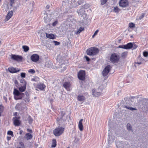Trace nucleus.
Here are the masks:
<instances>
[{
  "mask_svg": "<svg viewBox=\"0 0 148 148\" xmlns=\"http://www.w3.org/2000/svg\"><path fill=\"white\" fill-rule=\"evenodd\" d=\"M20 92L17 89H14L13 92V94L14 96V98L15 99L16 97L18 96Z\"/></svg>",
  "mask_w": 148,
  "mask_h": 148,
  "instance_id": "obj_26",
  "label": "nucleus"
},
{
  "mask_svg": "<svg viewBox=\"0 0 148 148\" xmlns=\"http://www.w3.org/2000/svg\"><path fill=\"white\" fill-rule=\"evenodd\" d=\"M64 128L61 127L56 128L53 131V134L56 136H58L61 135L64 131Z\"/></svg>",
  "mask_w": 148,
  "mask_h": 148,
  "instance_id": "obj_4",
  "label": "nucleus"
},
{
  "mask_svg": "<svg viewBox=\"0 0 148 148\" xmlns=\"http://www.w3.org/2000/svg\"><path fill=\"white\" fill-rule=\"evenodd\" d=\"M120 57V56L116 53H113L110 57V61L113 63H118Z\"/></svg>",
  "mask_w": 148,
  "mask_h": 148,
  "instance_id": "obj_3",
  "label": "nucleus"
},
{
  "mask_svg": "<svg viewBox=\"0 0 148 148\" xmlns=\"http://www.w3.org/2000/svg\"><path fill=\"white\" fill-rule=\"evenodd\" d=\"M20 82L22 83H24V85L25 83L26 85V82L23 79H21L20 80Z\"/></svg>",
  "mask_w": 148,
  "mask_h": 148,
  "instance_id": "obj_49",
  "label": "nucleus"
},
{
  "mask_svg": "<svg viewBox=\"0 0 148 148\" xmlns=\"http://www.w3.org/2000/svg\"><path fill=\"white\" fill-rule=\"evenodd\" d=\"M24 95H25V96L29 97V94L27 92H25Z\"/></svg>",
  "mask_w": 148,
  "mask_h": 148,
  "instance_id": "obj_58",
  "label": "nucleus"
},
{
  "mask_svg": "<svg viewBox=\"0 0 148 148\" xmlns=\"http://www.w3.org/2000/svg\"><path fill=\"white\" fill-rule=\"evenodd\" d=\"M83 2V0H72L71 5L73 8H75L81 4Z\"/></svg>",
  "mask_w": 148,
  "mask_h": 148,
  "instance_id": "obj_6",
  "label": "nucleus"
},
{
  "mask_svg": "<svg viewBox=\"0 0 148 148\" xmlns=\"http://www.w3.org/2000/svg\"><path fill=\"white\" fill-rule=\"evenodd\" d=\"M127 53L126 52H123L121 55V57L123 58H125L127 56Z\"/></svg>",
  "mask_w": 148,
  "mask_h": 148,
  "instance_id": "obj_34",
  "label": "nucleus"
},
{
  "mask_svg": "<svg viewBox=\"0 0 148 148\" xmlns=\"http://www.w3.org/2000/svg\"><path fill=\"white\" fill-rule=\"evenodd\" d=\"M30 58L33 62H36L39 60V56L38 55L34 54L31 56Z\"/></svg>",
  "mask_w": 148,
  "mask_h": 148,
  "instance_id": "obj_12",
  "label": "nucleus"
},
{
  "mask_svg": "<svg viewBox=\"0 0 148 148\" xmlns=\"http://www.w3.org/2000/svg\"><path fill=\"white\" fill-rule=\"evenodd\" d=\"M23 97H24V100L26 102H29L30 101L29 97L25 96Z\"/></svg>",
  "mask_w": 148,
  "mask_h": 148,
  "instance_id": "obj_35",
  "label": "nucleus"
},
{
  "mask_svg": "<svg viewBox=\"0 0 148 148\" xmlns=\"http://www.w3.org/2000/svg\"><path fill=\"white\" fill-rule=\"evenodd\" d=\"M132 48H133V49H136L138 47V46L135 44L134 43H132Z\"/></svg>",
  "mask_w": 148,
  "mask_h": 148,
  "instance_id": "obj_44",
  "label": "nucleus"
},
{
  "mask_svg": "<svg viewBox=\"0 0 148 148\" xmlns=\"http://www.w3.org/2000/svg\"><path fill=\"white\" fill-rule=\"evenodd\" d=\"M27 130L29 132L32 133V131L31 130H29V129H27Z\"/></svg>",
  "mask_w": 148,
  "mask_h": 148,
  "instance_id": "obj_62",
  "label": "nucleus"
},
{
  "mask_svg": "<svg viewBox=\"0 0 148 148\" xmlns=\"http://www.w3.org/2000/svg\"><path fill=\"white\" fill-rule=\"evenodd\" d=\"M77 99L79 101H83L85 100V98L83 95H79L77 97Z\"/></svg>",
  "mask_w": 148,
  "mask_h": 148,
  "instance_id": "obj_24",
  "label": "nucleus"
},
{
  "mask_svg": "<svg viewBox=\"0 0 148 148\" xmlns=\"http://www.w3.org/2000/svg\"><path fill=\"white\" fill-rule=\"evenodd\" d=\"M114 140V136L112 135L111 133H109L108 134V143L110 144L111 143L113 142Z\"/></svg>",
  "mask_w": 148,
  "mask_h": 148,
  "instance_id": "obj_15",
  "label": "nucleus"
},
{
  "mask_svg": "<svg viewBox=\"0 0 148 148\" xmlns=\"http://www.w3.org/2000/svg\"><path fill=\"white\" fill-rule=\"evenodd\" d=\"M142 103V105L145 108L148 112V99H143L142 101L141 102Z\"/></svg>",
  "mask_w": 148,
  "mask_h": 148,
  "instance_id": "obj_11",
  "label": "nucleus"
},
{
  "mask_svg": "<svg viewBox=\"0 0 148 148\" xmlns=\"http://www.w3.org/2000/svg\"><path fill=\"white\" fill-rule=\"evenodd\" d=\"M45 87V86L43 84H40L37 86V88L41 90H43Z\"/></svg>",
  "mask_w": 148,
  "mask_h": 148,
  "instance_id": "obj_28",
  "label": "nucleus"
},
{
  "mask_svg": "<svg viewBox=\"0 0 148 148\" xmlns=\"http://www.w3.org/2000/svg\"><path fill=\"white\" fill-rule=\"evenodd\" d=\"M26 73H22L21 74V77L25 78V77Z\"/></svg>",
  "mask_w": 148,
  "mask_h": 148,
  "instance_id": "obj_50",
  "label": "nucleus"
},
{
  "mask_svg": "<svg viewBox=\"0 0 148 148\" xmlns=\"http://www.w3.org/2000/svg\"><path fill=\"white\" fill-rule=\"evenodd\" d=\"M92 95L93 96L95 97H98L101 95V93L100 92L98 91L97 90L93 89L92 90Z\"/></svg>",
  "mask_w": 148,
  "mask_h": 148,
  "instance_id": "obj_14",
  "label": "nucleus"
},
{
  "mask_svg": "<svg viewBox=\"0 0 148 148\" xmlns=\"http://www.w3.org/2000/svg\"><path fill=\"white\" fill-rule=\"evenodd\" d=\"M118 47L119 48H123V49H125V45H119Z\"/></svg>",
  "mask_w": 148,
  "mask_h": 148,
  "instance_id": "obj_53",
  "label": "nucleus"
},
{
  "mask_svg": "<svg viewBox=\"0 0 148 148\" xmlns=\"http://www.w3.org/2000/svg\"><path fill=\"white\" fill-rule=\"evenodd\" d=\"M85 71L82 70L78 73V77L80 80H84L85 79Z\"/></svg>",
  "mask_w": 148,
  "mask_h": 148,
  "instance_id": "obj_7",
  "label": "nucleus"
},
{
  "mask_svg": "<svg viewBox=\"0 0 148 148\" xmlns=\"http://www.w3.org/2000/svg\"><path fill=\"white\" fill-rule=\"evenodd\" d=\"M135 64H142V62L141 61H139V62H135Z\"/></svg>",
  "mask_w": 148,
  "mask_h": 148,
  "instance_id": "obj_59",
  "label": "nucleus"
},
{
  "mask_svg": "<svg viewBox=\"0 0 148 148\" xmlns=\"http://www.w3.org/2000/svg\"><path fill=\"white\" fill-rule=\"evenodd\" d=\"M26 84L25 83L23 86L20 87L19 88V90L21 92L24 91L26 89Z\"/></svg>",
  "mask_w": 148,
  "mask_h": 148,
  "instance_id": "obj_30",
  "label": "nucleus"
},
{
  "mask_svg": "<svg viewBox=\"0 0 148 148\" xmlns=\"http://www.w3.org/2000/svg\"><path fill=\"white\" fill-rule=\"evenodd\" d=\"M123 108L132 111L137 110L136 108H132L128 105H124L123 106Z\"/></svg>",
  "mask_w": 148,
  "mask_h": 148,
  "instance_id": "obj_27",
  "label": "nucleus"
},
{
  "mask_svg": "<svg viewBox=\"0 0 148 148\" xmlns=\"http://www.w3.org/2000/svg\"><path fill=\"white\" fill-rule=\"evenodd\" d=\"M3 106L1 105L0 106V116H1L2 113L3 112Z\"/></svg>",
  "mask_w": 148,
  "mask_h": 148,
  "instance_id": "obj_40",
  "label": "nucleus"
},
{
  "mask_svg": "<svg viewBox=\"0 0 148 148\" xmlns=\"http://www.w3.org/2000/svg\"><path fill=\"white\" fill-rule=\"evenodd\" d=\"M44 22L45 23H47L49 22L50 21V20L49 18L47 17V13H45L44 14Z\"/></svg>",
  "mask_w": 148,
  "mask_h": 148,
  "instance_id": "obj_23",
  "label": "nucleus"
},
{
  "mask_svg": "<svg viewBox=\"0 0 148 148\" xmlns=\"http://www.w3.org/2000/svg\"><path fill=\"white\" fill-rule=\"evenodd\" d=\"M116 145L117 148H130L128 145L124 144L121 141H116Z\"/></svg>",
  "mask_w": 148,
  "mask_h": 148,
  "instance_id": "obj_5",
  "label": "nucleus"
},
{
  "mask_svg": "<svg viewBox=\"0 0 148 148\" xmlns=\"http://www.w3.org/2000/svg\"><path fill=\"white\" fill-rule=\"evenodd\" d=\"M119 11V9L117 7H114V11L115 12H118Z\"/></svg>",
  "mask_w": 148,
  "mask_h": 148,
  "instance_id": "obj_42",
  "label": "nucleus"
},
{
  "mask_svg": "<svg viewBox=\"0 0 148 148\" xmlns=\"http://www.w3.org/2000/svg\"><path fill=\"white\" fill-rule=\"evenodd\" d=\"M108 0H101V5H104L106 3Z\"/></svg>",
  "mask_w": 148,
  "mask_h": 148,
  "instance_id": "obj_43",
  "label": "nucleus"
},
{
  "mask_svg": "<svg viewBox=\"0 0 148 148\" xmlns=\"http://www.w3.org/2000/svg\"><path fill=\"white\" fill-rule=\"evenodd\" d=\"M70 86L71 84L70 82H65L63 84V86L64 88L68 91L69 90Z\"/></svg>",
  "mask_w": 148,
  "mask_h": 148,
  "instance_id": "obj_17",
  "label": "nucleus"
},
{
  "mask_svg": "<svg viewBox=\"0 0 148 148\" xmlns=\"http://www.w3.org/2000/svg\"><path fill=\"white\" fill-rule=\"evenodd\" d=\"M20 119V117H14L12 120L13 121L14 124L15 126H19L21 122L19 120Z\"/></svg>",
  "mask_w": 148,
  "mask_h": 148,
  "instance_id": "obj_9",
  "label": "nucleus"
},
{
  "mask_svg": "<svg viewBox=\"0 0 148 148\" xmlns=\"http://www.w3.org/2000/svg\"><path fill=\"white\" fill-rule=\"evenodd\" d=\"M80 31H79V29L77 31H76L75 32V34L77 35L81 33Z\"/></svg>",
  "mask_w": 148,
  "mask_h": 148,
  "instance_id": "obj_57",
  "label": "nucleus"
},
{
  "mask_svg": "<svg viewBox=\"0 0 148 148\" xmlns=\"http://www.w3.org/2000/svg\"><path fill=\"white\" fill-rule=\"evenodd\" d=\"M58 23V21H55V22H53L52 23V26H54V27L57 24V23Z\"/></svg>",
  "mask_w": 148,
  "mask_h": 148,
  "instance_id": "obj_51",
  "label": "nucleus"
},
{
  "mask_svg": "<svg viewBox=\"0 0 148 148\" xmlns=\"http://www.w3.org/2000/svg\"><path fill=\"white\" fill-rule=\"evenodd\" d=\"M13 14V12L11 11L8 12L6 16L5 20L6 21H8L12 16Z\"/></svg>",
  "mask_w": 148,
  "mask_h": 148,
  "instance_id": "obj_18",
  "label": "nucleus"
},
{
  "mask_svg": "<svg viewBox=\"0 0 148 148\" xmlns=\"http://www.w3.org/2000/svg\"><path fill=\"white\" fill-rule=\"evenodd\" d=\"M7 134L11 135L12 137H13L14 136L13 133L12 131H11L9 130L7 132Z\"/></svg>",
  "mask_w": 148,
  "mask_h": 148,
  "instance_id": "obj_39",
  "label": "nucleus"
},
{
  "mask_svg": "<svg viewBox=\"0 0 148 148\" xmlns=\"http://www.w3.org/2000/svg\"><path fill=\"white\" fill-rule=\"evenodd\" d=\"M46 37L49 39H53L55 38L54 35L53 34H48L46 33Z\"/></svg>",
  "mask_w": 148,
  "mask_h": 148,
  "instance_id": "obj_25",
  "label": "nucleus"
},
{
  "mask_svg": "<svg viewBox=\"0 0 148 148\" xmlns=\"http://www.w3.org/2000/svg\"><path fill=\"white\" fill-rule=\"evenodd\" d=\"M39 78L38 77H35L31 79V81L34 82H37L39 80Z\"/></svg>",
  "mask_w": 148,
  "mask_h": 148,
  "instance_id": "obj_41",
  "label": "nucleus"
},
{
  "mask_svg": "<svg viewBox=\"0 0 148 148\" xmlns=\"http://www.w3.org/2000/svg\"><path fill=\"white\" fill-rule=\"evenodd\" d=\"M98 32V30H96L94 34L92 36V37L93 38L94 36L96 35Z\"/></svg>",
  "mask_w": 148,
  "mask_h": 148,
  "instance_id": "obj_55",
  "label": "nucleus"
},
{
  "mask_svg": "<svg viewBox=\"0 0 148 148\" xmlns=\"http://www.w3.org/2000/svg\"><path fill=\"white\" fill-rule=\"evenodd\" d=\"M111 68V66L108 65L102 71V75L103 76H106L108 74Z\"/></svg>",
  "mask_w": 148,
  "mask_h": 148,
  "instance_id": "obj_8",
  "label": "nucleus"
},
{
  "mask_svg": "<svg viewBox=\"0 0 148 148\" xmlns=\"http://www.w3.org/2000/svg\"><path fill=\"white\" fill-rule=\"evenodd\" d=\"M52 42L54 43L55 45H58L60 44V43L59 42L55 40L53 41Z\"/></svg>",
  "mask_w": 148,
  "mask_h": 148,
  "instance_id": "obj_45",
  "label": "nucleus"
},
{
  "mask_svg": "<svg viewBox=\"0 0 148 148\" xmlns=\"http://www.w3.org/2000/svg\"><path fill=\"white\" fill-rule=\"evenodd\" d=\"M10 6L12 7L13 6V5L14 2V0H10Z\"/></svg>",
  "mask_w": 148,
  "mask_h": 148,
  "instance_id": "obj_47",
  "label": "nucleus"
},
{
  "mask_svg": "<svg viewBox=\"0 0 148 148\" xmlns=\"http://www.w3.org/2000/svg\"><path fill=\"white\" fill-rule=\"evenodd\" d=\"M25 136L27 140L31 139L33 137L32 135L31 134L29 133L26 134Z\"/></svg>",
  "mask_w": 148,
  "mask_h": 148,
  "instance_id": "obj_29",
  "label": "nucleus"
},
{
  "mask_svg": "<svg viewBox=\"0 0 148 148\" xmlns=\"http://www.w3.org/2000/svg\"><path fill=\"white\" fill-rule=\"evenodd\" d=\"M143 55L144 56L147 57L148 56V52L147 51H145L143 53Z\"/></svg>",
  "mask_w": 148,
  "mask_h": 148,
  "instance_id": "obj_48",
  "label": "nucleus"
},
{
  "mask_svg": "<svg viewBox=\"0 0 148 148\" xmlns=\"http://www.w3.org/2000/svg\"><path fill=\"white\" fill-rule=\"evenodd\" d=\"M29 73H30L31 74H33L35 73V70L32 69H30L28 71Z\"/></svg>",
  "mask_w": 148,
  "mask_h": 148,
  "instance_id": "obj_46",
  "label": "nucleus"
},
{
  "mask_svg": "<svg viewBox=\"0 0 148 148\" xmlns=\"http://www.w3.org/2000/svg\"><path fill=\"white\" fill-rule=\"evenodd\" d=\"M12 58L14 60L17 61H21L23 59V57L21 56L13 55L12 56Z\"/></svg>",
  "mask_w": 148,
  "mask_h": 148,
  "instance_id": "obj_13",
  "label": "nucleus"
},
{
  "mask_svg": "<svg viewBox=\"0 0 148 148\" xmlns=\"http://www.w3.org/2000/svg\"><path fill=\"white\" fill-rule=\"evenodd\" d=\"M78 14L81 15V16H83V15H85V11L84 9L82 8H81L79 11H77Z\"/></svg>",
  "mask_w": 148,
  "mask_h": 148,
  "instance_id": "obj_19",
  "label": "nucleus"
},
{
  "mask_svg": "<svg viewBox=\"0 0 148 148\" xmlns=\"http://www.w3.org/2000/svg\"><path fill=\"white\" fill-rule=\"evenodd\" d=\"M144 17V14L143 13L139 17V19L141 20V19L143 18Z\"/></svg>",
  "mask_w": 148,
  "mask_h": 148,
  "instance_id": "obj_52",
  "label": "nucleus"
},
{
  "mask_svg": "<svg viewBox=\"0 0 148 148\" xmlns=\"http://www.w3.org/2000/svg\"><path fill=\"white\" fill-rule=\"evenodd\" d=\"M19 144L20 147H17L16 148H24V145L23 142H20Z\"/></svg>",
  "mask_w": 148,
  "mask_h": 148,
  "instance_id": "obj_38",
  "label": "nucleus"
},
{
  "mask_svg": "<svg viewBox=\"0 0 148 148\" xmlns=\"http://www.w3.org/2000/svg\"><path fill=\"white\" fill-rule=\"evenodd\" d=\"M125 49H130L132 48V43L129 42L126 45H125Z\"/></svg>",
  "mask_w": 148,
  "mask_h": 148,
  "instance_id": "obj_22",
  "label": "nucleus"
},
{
  "mask_svg": "<svg viewBox=\"0 0 148 148\" xmlns=\"http://www.w3.org/2000/svg\"><path fill=\"white\" fill-rule=\"evenodd\" d=\"M22 132H21V131H20V134H22Z\"/></svg>",
  "mask_w": 148,
  "mask_h": 148,
  "instance_id": "obj_64",
  "label": "nucleus"
},
{
  "mask_svg": "<svg viewBox=\"0 0 148 148\" xmlns=\"http://www.w3.org/2000/svg\"><path fill=\"white\" fill-rule=\"evenodd\" d=\"M60 115L56 119L57 123L60 125L64 123L66 121L64 115L66 114L65 112L63 110H61L60 112Z\"/></svg>",
  "mask_w": 148,
  "mask_h": 148,
  "instance_id": "obj_1",
  "label": "nucleus"
},
{
  "mask_svg": "<svg viewBox=\"0 0 148 148\" xmlns=\"http://www.w3.org/2000/svg\"><path fill=\"white\" fill-rule=\"evenodd\" d=\"M84 57L85 58L87 61H89L90 60V59L88 56H84Z\"/></svg>",
  "mask_w": 148,
  "mask_h": 148,
  "instance_id": "obj_54",
  "label": "nucleus"
},
{
  "mask_svg": "<svg viewBox=\"0 0 148 148\" xmlns=\"http://www.w3.org/2000/svg\"><path fill=\"white\" fill-rule=\"evenodd\" d=\"M120 6L125 8L128 5V2L126 0H121L119 2Z\"/></svg>",
  "mask_w": 148,
  "mask_h": 148,
  "instance_id": "obj_10",
  "label": "nucleus"
},
{
  "mask_svg": "<svg viewBox=\"0 0 148 148\" xmlns=\"http://www.w3.org/2000/svg\"><path fill=\"white\" fill-rule=\"evenodd\" d=\"M23 50L25 52H27L29 49V47L27 46L24 45L22 47Z\"/></svg>",
  "mask_w": 148,
  "mask_h": 148,
  "instance_id": "obj_33",
  "label": "nucleus"
},
{
  "mask_svg": "<svg viewBox=\"0 0 148 148\" xmlns=\"http://www.w3.org/2000/svg\"><path fill=\"white\" fill-rule=\"evenodd\" d=\"M8 70L11 73H17L20 71L19 69H16L13 67L8 68Z\"/></svg>",
  "mask_w": 148,
  "mask_h": 148,
  "instance_id": "obj_16",
  "label": "nucleus"
},
{
  "mask_svg": "<svg viewBox=\"0 0 148 148\" xmlns=\"http://www.w3.org/2000/svg\"><path fill=\"white\" fill-rule=\"evenodd\" d=\"M14 83L16 85H18V82L17 80H15L14 82Z\"/></svg>",
  "mask_w": 148,
  "mask_h": 148,
  "instance_id": "obj_61",
  "label": "nucleus"
},
{
  "mask_svg": "<svg viewBox=\"0 0 148 148\" xmlns=\"http://www.w3.org/2000/svg\"><path fill=\"white\" fill-rule=\"evenodd\" d=\"M49 7H50L49 5H47V6L46 7V8L47 9H49Z\"/></svg>",
  "mask_w": 148,
  "mask_h": 148,
  "instance_id": "obj_63",
  "label": "nucleus"
},
{
  "mask_svg": "<svg viewBox=\"0 0 148 148\" xmlns=\"http://www.w3.org/2000/svg\"><path fill=\"white\" fill-rule=\"evenodd\" d=\"M127 130L130 131H132V126L130 123H127Z\"/></svg>",
  "mask_w": 148,
  "mask_h": 148,
  "instance_id": "obj_32",
  "label": "nucleus"
},
{
  "mask_svg": "<svg viewBox=\"0 0 148 148\" xmlns=\"http://www.w3.org/2000/svg\"><path fill=\"white\" fill-rule=\"evenodd\" d=\"M83 119H81L79 122L78 127L80 131H82L83 130V125L82 124Z\"/></svg>",
  "mask_w": 148,
  "mask_h": 148,
  "instance_id": "obj_20",
  "label": "nucleus"
},
{
  "mask_svg": "<svg viewBox=\"0 0 148 148\" xmlns=\"http://www.w3.org/2000/svg\"><path fill=\"white\" fill-rule=\"evenodd\" d=\"M7 140H10L11 139V137L10 136H7Z\"/></svg>",
  "mask_w": 148,
  "mask_h": 148,
  "instance_id": "obj_60",
  "label": "nucleus"
},
{
  "mask_svg": "<svg viewBox=\"0 0 148 148\" xmlns=\"http://www.w3.org/2000/svg\"><path fill=\"white\" fill-rule=\"evenodd\" d=\"M98 49L95 47H91L87 50L86 53L88 55L94 56L97 54L99 52Z\"/></svg>",
  "mask_w": 148,
  "mask_h": 148,
  "instance_id": "obj_2",
  "label": "nucleus"
},
{
  "mask_svg": "<svg viewBox=\"0 0 148 148\" xmlns=\"http://www.w3.org/2000/svg\"><path fill=\"white\" fill-rule=\"evenodd\" d=\"M56 146V139H53L51 145L52 147H55Z\"/></svg>",
  "mask_w": 148,
  "mask_h": 148,
  "instance_id": "obj_31",
  "label": "nucleus"
},
{
  "mask_svg": "<svg viewBox=\"0 0 148 148\" xmlns=\"http://www.w3.org/2000/svg\"><path fill=\"white\" fill-rule=\"evenodd\" d=\"M27 119L28 121V123L29 124H31L32 123L33 121V119L30 116H29Z\"/></svg>",
  "mask_w": 148,
  "mask_h": 148,
  "instance_id": "obj_36",
  "label": "nucleus"
},
{
  "mask_svg": "<svg viewBox=\"0 0 148 148\" xmlns=\"http://www.w3.org/2000/svg\"><path fill=\"white\" fill-rule=\"evenodd\" d=\"M129 26L130 28H133L135 27V24L133 23H130L129 24Z\"/></svg>",
  "mask_w": 148,
  "mask_h": 148,
  "instance_id": "obj_37",
  "label": "nucleus"
},
{
  "mask_svg": "<svg viewBox=\"0 0 148 148\" xmlns=\"http://www.w3.org/2000/svg\"><path fill=\"white\" fill-rule=\"evenodd\" d=\"M84 30V28L82 27H80L79 29V31H80V32H82Z\"/></svg>",
  "mask_w": 148,
  "mask_h": 148,
  "instance_id": "obj_56",
  "label": "nucleus"
},
{
  "mask_svg": "<svg viewBox=\"0 0 148 148\" xmlns=\"http://www.w3.org/2000/svg\"><path fill=\"white\" fill-rule=\"evenodd\" d=\"M25 96L24 94L22 92H20L19 95L18 96H17L15 99L16 100L21 99L23 97Z\"/></svg>",
  "mask_w": 148,
  "mask_h": 148,
  "instance_id": "obj_21",
  "label": "nucleus"
}]
</instances>
